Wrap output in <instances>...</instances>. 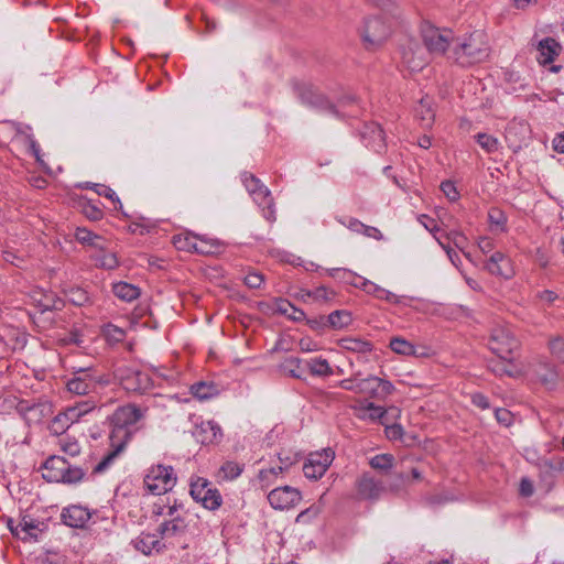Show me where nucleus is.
Masks as SVG:
<instances>
[{
	"instance_id": "44",
	"label": "nucleus",
	"mask_w": 564,
	"mask_h": 564,
	"mask_svg": "<svg viewBox=\"0 0 564 564\" xmlns=\"http://www.w3.org/2000/svg\"><path fill=\"white\" fill-rule=\"evenodd\" d=\"M218 243L216 240L198 237L194 252L199 254H213L217 251Z\"/></svg>"
},
{
	"instance_id": "20",
	"label": "nucleus",
	"mask_w": 564,
	"mask_h": 564,
	"mask_svg": "<svg viewBox=\"0 0 564 564\" xmlns=\"http://www.w3.org/2000/svg\"><path fill=\"white\" fill-rule=\"evenodd\" d=\"M486 269L489 273L505 279H510L513 275L510 260L500 251H496L490 256L486 263Z\"/></svg>"
},
{
	"instance_id": "23",
	"label": "nucleus",
	"mask_w": 564,
	"mask_h": 564,
	"mask_svg": "<svg viewBox=\"0 0 564 564\" xmlns=\"http://www.w3.org/2000/svg\"><path fill=\"white\" fill-rule=\"evenodd\" d=\"M359 280H360V283L359 284L354 283V285L362 289L366 293L373 295L375 297H377L379 300L387 301L389 303L397 304L400 302V297L397 294L377 285L376 283H373L367 279L359 278Z\"/></svg>"
},
{
	"instance_id": "50",
	"label": "nucleus",
	"mask_w": 564,
	"mask_h": 564,
	"mask_svg": "<svg viewBox=\"0 0 564 564\" xmlns=\"http://www.w3.org/2000/svg\"><path fill=\"white\" fill-rule=\"evenodd\" d=\"M373 144L371 145L376 152H380L384 148V132L379 126L372 129Z\"/></svg>"
},
{
	"instance_id": "43",
	"label": "nucleus",
	"mask_w": 564,
	"mask_h": 564,
	"mask_svg": "<svg viewBox=\"0 0 564 564\" xmlns=\"http://www.w3.org/2000/svg\"><path fill=\"white\" fill-rule=\"evenodd\" d=\"M488 219H489L490 226L496 228V230L505 231L507 216L501 209H499L497 207L490 208L488 212Z\"/></svg>"
},
{
	"instance_id": "13",
	"label": "nucleus",
	"mask_w": 564,
	"mask_h": 564,
	"mask_svg": "<svg viewBox=\"0 0 564 564\" xmlns=\"http://www.w3.org/2000/svg\"><path fill=\"white\" fill-rule=\"evenodd\" d=\"M96 408V402L93 400H86L77 402L75 405L68 406L63 413L55 416L53 422V430L55 432L61 429L62 431L67 429L73 423L77 422L82 416L91 412Z\"/></svg>"
},
{
	"instance_id": "38",
	"label": "nucleus",
	"mask_w": 564,
	"mask_h": 564,
	"mask_svg": "<svg viewBox=\"0 0 564 564\" xmlns=\"http://www.w3.org/2000/svg\"><path fill=\"white\" fill-rule=\"evenodd\" d=\"M243 465L234 460H227L219 468V477L225 480H234L241 475Z\"/></svg>"
},
{
	"instance_id": "39",
	"label": "nucleus",
	"mask_w": 564,
	"mask_h": 564,
	"mask_svg": "<svg viewBox=\"0 0 564 564\" xmlns=\"http://www.w3.org/2000/svg\"><path fill=\"white\" fill-rule=\"evenodd\" d=\"M390 348L399 355L403 356H414L415 347L402 337H393L390 340Z\"/></svg>"
},
{
	"instance_id": "41",
	"label": "nucleus",
	"mask_w": 564,
	"mask_h": 564,
	"mask_svg": "<svg viewBox=\"0 0 564 564\" xmlns=\"http://www.w3.org/2000/svg\"><path fill=\"white\" fill-rule=\"evenodd\" d=\"M378 377L370 376L359 380V394L378 398Z\"/></svg>"
},
{
	"instance_id": "6",
	"label": "nucleus",
	"mask_w": 564,
	"mask_h": 564,
	"mask_svg": "<svg viewBox=\"0 0 564 564\" xmlns=\"http://www.w3.org/2000/svg\"><path fill=\"white\" fill-rule=\"evenodd\" d=\"M391 25L379 17L365 20L360 29V36L367 50H376L390 36Z\"/></svg>"
},
{
	"instance_id": "45",
	"label": "nucleus",
	"mask_w": 564,
	"mask_h": 564,
	"mask_svg": "<svg viewBox=\"0 0 564 564\" xmlns=\"http://www.w3.org/2000/svg\"><path fill=\"white\" fill-rule=\"evenodd\" d=\"M478 144L488 153L496 152L499 147V141L497 138L486 134L478 133L476 137Z\"/></svg>"
},
{
	"instance_id": "54",
	"label": "nucleus",
	"mask_w": 564,
	"mask_h": 564,
	"mask_svg": "<svg viewBox=\"0 0 564 564\" xmlns=\"http://www.w3.org/2000/svg\"><path fill=\"white\" fill-rule=\"evenodd\" d=\"M245 283L250 289H258L263 283V276L258 272H250L245 276Z\"/></svg>"
},
{
	"instance_id": "62",
	"label": "nucleus",
	"mask_w": 564,
	"mask_h": 564,
	"mask_svg": "<svg viewBox=\"0 0 564 564\" xmlns=\"http://www.w3.org/2000/svg\"><path fill=\"white\" fill-rule=\"evenodd\" d=\"M417 220L420 221V224L422 226H424V228L426 230H429L430 232H435L438 230V227L437 225L435 224V220L430 218L427 215H420L417 217Z\"/></svg>"
},
{
	"instance_id": "40",
	"label": "nucleus",
	"mask_w": 564,
	"mask_h": 564,
	"mask_svg": "<svg viewBox=\"0 0 564 564\" xmlns=\"http://www.w3.org/2000/svg\"><path fill=\"white\" fill-rule=\"evenodd\" d=\"M191 392L198 400H207L217 393V389L214 384L202 381L193 384Z\"/></svg>"
},
{
	"instance_id": "2",
	"label": "nucleus",
	"mask_w": 564,
	"mask_h": 564,
	"mask_svg": "<svg viewBox=\"0 0 564 564\" xmlns=\"http://www.w3.org/2000/svg\"><path fill=\"white\" fill-rule=\"evenodd\" d=\"M489 55L490 46L486 34L481 31H475L468 35L455 37L454 45L448 53V59L467 67L485 62Z\"/></svg>"
},
{
	"instance_id": "51",
	"label": "nucleus",
	"mask_w": 564,
	"mask_h": 564,
	"mask_svg": "<svg viewBox=\"0 0 564 564\" xmlns=\"http://www.w3.org/2000/svg\"><path fill=\"white\" fill-rule=\"evenodd\" d=\"M89 188H93L99 196H105L111 199L112 202L117 200L119 203V198L117 197L115 191L108 186L100 184H91Z\"/></svg>"
},
{
	"instance_id": "47",
	"label": "nucleus",
	"mask_w": 564,
	"mask_h": 564,
	"mask_svg": "<svg viewBox=\"0 0 564 564\" xmlns=\"http://www.w3.org/2000/svg\"><path fill=\"white\" fill-rule=\"evenodd\" d=\"M334 292L325 288L324 285L318 286L313 291H305V295L313 299L316 302H327L334 296Z\"/></svg>"
},
{
	"instance_id": "24",
	"label": "nucleus",
	"mask_w": 564,
	"mask_h": 564,
	"mask_svg": "<svg viewBox=\"0 0 564 564\" xmlns=\"http://www.w3.org/2000/svg\"><path fill=\"white\" fill-rule=\"evenodd\" d=\"M186 522L183 516H175L173 519L164 520L158 528L162 538H171L182 534L186 530Z\"/></svg>"
},
{
	"instance_id": "26",
	"label": "nucleus",
	"mask_w": 564,
	"mask_h": 564,
	"mask_svg": "<svg viewBox=\"0 0 564 564\" xmlns=\"http://www.w3.org/2000/svg\"><path fill=\"white\" fill-rule=\"evenodd\" d=\"M538 466H539L540 473L544 477L553 478L564 470V458L563 457L542 458V459H540Z\"/></svg>"
},
{
	"instance_id": "49",
	"label": "nucleus",
	"mask_w": 564,
	"mask_h": 564,
	"mask_svg": "<svg viewBox=\"0 0 564 564\" xmlns=\"http://www.w3.org/2000/svg\"><path fill=\"white\" fill-rule=\"evenodd\" d=\"M441 191L451 202H456L459 198V193L452 181L442 182Z\"/></svg>"
},
{
	"instance_id": "35",
	"label": "nucleus",
	"mask_w": 564,
	"mask_h": 564,
	"mask_svg": "<svg viewBox=\"0 0 564 564\" xmlns=\"http://www.w3.org/2000/svg\"><path fill=\"white\" fill-rule=\"evenodd\" d=\"M196 240H198V236L192 232H183L173 237V245L177 250L194 252Z\"/></svg>"
},
{
	"instance_id": "10",
	"label": "nucleus",
	"mask_w": 564,
	"mask_h": 564,
	"mask_svg": "<svg viewBox=\"0 0 564 564\" xmlns=\"http://www.w3.org/2000/svg\"><path fill=\"white\" fill-rule=\"evenodd\" d=\"M518 345L517 338L508 326L499 325L492 328L489 347L500 359L507 360Z\"/></svg>"
},
{
	"instance_id": "22",
	"label": "nucleus",
	"mask_w": 564,
	"mask_h": 564,
	"mask_svg": "<svg viewBox=\"0 0 564 564\" xmlns=\"http://www.w3.org/2000/svg\"><path fill=\"white\" fill-rule=\"evenodd\" d=\"M536 59L541 65L554 62L561 51L560 44L552 37H545L538 43Z\"/></svg>"
},
{
	"instance_id": "48",
	"label": "nucleus",
	"mask_w": 564,
	"mask_h": 564,
	"mask_svg": "<svg viewBox=\"0 0 564 564\" xmlns=\"http://www.w3.org/2000/svg\"><path fill=\"white\" fill-rule=\"evenodd\" d=\"M551 354L564 364V338L556 337L549 343Z\"/></svg>"
},
{
	"instance_id": "8",
	"label": "nucleus",
	"mask_w": 564,
	"mask_h": 564,
	"mask_svg": "<svg viewBox=\"0 0 564 564\" xmlns=\"http://www.w3.org/2000/svg\"><path fill=\"white\" fill-rule=\"evenodd\" d=\"M175 484L176 476L171 466H153L144 477V486L153 495H163L172 490Z\"/></svg>"
},
{
	"instance_id": "34",
	"label": "nucleus",
	"mask_w": 564,
	"mask_h": 564,
	"mask_svg": "<svg viewBox=\"0 0 564 564\" xmlns=\"http://www.w3.org/2000/svg\"><path fill=\"white\" fill-rule=\"evenodd\" d=\"M488 367L494 373L498 376L507 375L509 377H517L522 372L520 370L514 369V367L511 364V356L507 360L501 359L490 361Z\"/></svg>"
},
{
	"instance_id": "36",
	"label": "nucleus",
	"mask_w": 564,
	"mask_h": 564,
	"mask_svg": "<svg viewBox=\"0 0 564 564\" xmlns=\"http://www.w3.org/2000/svg\"><path fill=\"white\" fill-rule=\"evenodd\" d=\"M11 531L17 535L24 533L25 535L22 536L24 540L36 538L37 523L33 519L23 517L15 528H11Z\"/></svg>"
},
{
	"instance_id": "31",
	"label": "nucleus",
	"mask_w": 564,
	"mask_h": 564,
	"mask_svg": "<svg viewBox=\"0 0 564 564\" xmlns=\"http://www.w3.org/2000/svg\"><path fill=\"white\" fill-rule=\"evenodd\" d=\"M346 226L351 231L357 232V234H361V235H364L366 237H369V238H372V239H376V240H382L383 239V235H382V232L378 228L365 225L364 223H361L360 220H358L356 218H350L348 220V223L346 224Z\"/></svg>"
},
{
	"instance_id": "1",
	"label": "nucleus",
	"mask_w": 564,
	"mask_h": 564,
	"mask_svg": "<svg viewBox=\"0 0 564 564\" xmlns=\"http://www.w3.org/2000/svg\"><path fill=\"white\" fill-rule=\"evenodd\" d=\"M143 417V412L133 404L118 408L111 415V431L109 434L110 452L94 467L95 474L105 471L124 449L134 433L137 423Z\"/></svg>"
},
{
	"instance_id": "30",
	"label": "nucleus",
	"mask_w": 564,
	"mask_h": 564,
	"mask_svg": "<svg viewBox=\"0 0 564 564\" xmlns=\"http://www.w3.org/2000/svg\"><path fill=\"white\" fill-rule=\"evenodd\" d=\"M113 294L126 302H132L140 296V289L128 282H118L112 286Z\"/></svg>"
},
{
	"instance_id": "46",
	"label": "nucleus",
	"mask_w": 564,
	"mask_h": 564,
	"mask_svg": "<svg viewBox=\"0 0 564 564\" xmlns=\"http://www.w3.org/2000/svg\"><path fill=\"white\" fill-rule=\"evenodd\" d=\"M66 296L74 305L82 306L88 302L89 297L85 290L80 288H72L67 291Z\"/></svg>"
},
{
	"instance_id": "14",
	"label": "nucleus",
	"mask_w": 564,
	"mask_h": 564,
	"mask_svg": "<svg viewBox=\"0 0 564 564\" xmlns=\"http://www.w3.org/2000/svg\"><path fill=\"white\" fill-rule=\"evenodd\" d=\"M521 373L532 380L540 381L549 389L553 388L557 380V372L554 367L550 362L542 360L529 362Z\"/></svg>"
},
{
	"instance_id": "63",
	"label": "nucleus",
	"mask_w": 564,
	"mask_h": 564,
	"mask_svg": "<svg viewBox=\"0 0 564 564\" xmlns=\"http://www.w3.org/2000/svg\"><path fill=\"white\" fill-rule=\"evenodd\" d=\"M63 305V301L53 295L45 296V303L43 304L44 310H61Z\"/></svg>"
},
{
	"instance_id": "16",
	"label": "nucleus",
	"mask_w": 564,
	"mask_h": 564,
	"mask_svg": "<svg viewBox=\"0 0 564 564\" xmlns=\"http://www.w3.org/2000/svg\"><path fill=\"white\" fill-rule=\"evenodd\" d=\"M301 500V492L291 487L282 486L272 489L268 495V501L276 510L290 509Z\"/></svg>"
},
{
	"instance_id": "19",
	"label": "nucleus",
	"mask_w": 564,
	"mask_h": 564,
	"mask_svg": "<svg viewBox=\"0 0 564 564\" xmlns=\"http://www.w3.org/2000/svg\"><path fill=\"white\" fill-rule=\"evenodd\" d=\"M193 435L203 445L217 444L223 438L221 429L214 421H204L197 424Z\"/></svg>"
},
{
	"instance_id": "42",
	"label": "nucleus",
	"mask_w": 564,
	"mask_h": 564,
	"mask_svg": "<svg viewBox=\"0 0 564 564\" xmlns=\"http://www.w3.org/2000/svg\"><path fill=\"white\" fill-rule=\"evenodd\" d=\"M394 457L390 454H379L373 456L369 464L370 466L380 471H387L393 467Z\"/></svg>"
},
{
	"instance_id": "21",
	"label": "nucleus",
	"mask_w": 564,
	"mask_h": 564,
	"mask_svg": "<svg viewBox=\"0 0 564 564\" xmlns=\"http://www.w3.org/2000/svg\"><path fill=\"white\" fill-rule=\"evenodd\" d=\"M90 518V511L82 506H70L62 512L63 522L72 528H83Z\"/></svg>"
},
{
	"instance_id": "4",
	"label": "nucleus",
	"mask_w": 564,
	"mask_h": 564,
	"mask_svg": "<svg viewBox=\"0 0 564 564\" xmlns=\"http://www.w3.org/2000/svg\"><path fill=\"white\" fill-rule=\"evenodd\" d=\"M420 33L430 55H446L448 57L449 50L455 41L454 32L451 29L438 28L429 21H424L421 23Z\"/></svg>"
},
{
	"instance_id": "52",
	"label": "nucleus",
	"mask_w": 564,
	"mask_h": 564,
	"mask_svg": "<svg viewBox=\"0 0 564 564\" xmlns=\"http://www.w3.org/2000/svg\"><path fill=\"white\" fill-rule=\"evenodd\" d=\"M373 2L392 17H399V10L393 0H373Z\"/></svg>"
},
{
	"instance_id": "18",
	"label": "nucleus",
	"mask_w": 564,
	"mask_h": 564,
	"mask_svg": "<svg viewBox=\"0 0 564 564\" xmlns=\"http://www.w3.org/2000/svg\"><path fill=\"white\" fill-rule=\"evenodd\" d=\"M356 489L359 499L377 500L383 492L384 487L381 481L366 473L356 481Z\"/></svg>"
},
{
	"instance_id": "32",
	"label": "nucleus",
	"mask_w": 564,
	"mask_h": 564,
	"mask_svg": "<svg viewBox=\"0 0 564 564\" xmlns=\"http://www.w3.org/2000/svg\"><path fill=\"white\" fill-rule=\"evenodd\" d=\"M134 547L143 554L149 555L153 550H160L161 542L154 534L142 533L135 539Z\"/></svg>"
},
{
	"instance_id": "60",
	"label": "nucleus",
	"mask_w": 564,
	"mask_h": 564,
	"mask_svg": "<svg viewBox=\"0 0 564 564\" xmlns=\"http://www.w3.org/2000/svg\"><path fill=\"white\" fill-rule=\"evenodd\" d=\"M386 435L389 440H399L403 435V427L400 424H392L386 427Z\"/></svg>"
},
{
	"instance_id": "17",
	"label": "nucleus",
	"mask_w": 564,
	"mask_h": 564,
	"mask_svg": "<svg viewBox=\"0 0 564 564\" xmlns=\"http://www.w3.org/2000/svg\"><path fill=\"white\" fill-rule=\"evenodd\" d=\"M66 387L73 394H89L94 392V375L89 369L80 368L74 372L73 378L67 381Z\"/></svg>"
},
{
	"instance_id": "37",
	"label": "nucleus",
	"mask_w": 564,
	"mask_h": 564,
	"mask_svg": "<svg viewBox=\"0 0 564 564\" xmlns=\"http://www.w3.org/2000/svg\"><path fill=\"white\" fill-rule=\"evenodd\" d=\"M75 238L78 242L91 247H99L104 241L102 238L85 227H78L75 231Z\"/></svg>"
},
{
	"instance_id": "28",
	"label": "nucleus",
	"mask_w": 564,
	"mask_h": 564,
	"mask_svg": "<svg viewBox=\"0 0 564 564\" xmlns=\"http://www.w3.org/2000/svg\"><path fill=\"white\" fill-rule=\"evenodd\" d=\"M280 369L283 373L292 378L302 379L306 368L304 367V360L291 356L281 362Z\"/></svg>"
},
{
	"instance_id": "29",
	"label": "nucleus",
	"mask_w": 564,
	"mask_h": 564,
	"mask_svg": "<svg viewBox=\"0 0 564 564\" xmlns=\"http://www.w3.org/2000/svg\"><path fill=\"white\" fill-rule=\"evenodd\" d=\"M304 367L313 376L328 377V376L333 375V369L329 366L328 361L322 357L304 360Z\"/></svg>"
},
{
	"instance_id": "59",
	"label": "nucleus",
	"mask_w": 564,
	"mask_h": 564,
	"mask_svg": "<svg viewBox=\"0 0 564 564\" xmlns=\"http://www.w3.org/2000/svg\"><path fill=\"white\" fill-rule=\"evenodd\" d=\"M291 466L290 464H284V466H278V467H271L268 469H262L259 473V478H267L268 476H273L274 478L278 477V475L282 474L284 470H286Z\"/></svg>"
},
{
	"instance_id": "61",
	"label": "nucleus",
	"mask_w": 564,
	"mask_h": 564,
	"mask_svg": "<svg viewBox=\"0 0 564 564\" xmlns=\"http://www.w3.org/2000/svg\"><path fill=\"white\" fill-rule=\"evenodd\" d=\"M359 380L360 379H357V378L344 379L339 382V387L345 390L352 391L355 393H359Z\"/></svg>"
},
{
	"instance_id": "25",
	"label": "nucleus",
	"mask_w": 564,
	"mask_h": 564,
	"mask_svg": "<svg viewBox=\"0 0 564 564\" xmlns=\"http://www.w3.org/2000/svg\"><path fill=\"white\" fill-rule=\"evenodd\" d=\"M97 251L91 256L95 265L106 270H113L118 267L116 253L106 251L102 243L96 248Z\"/></svg>"
},
{
	"instance_id": "57",
	"label": "nucleus",
	"mask_w": 564,
	"mask_h": 564,
	"mask_svg": "<svg viewBox=\"0 0 564 564\" xmlns=\"http://www.w3.org/2000/svg\"><path fill=\"white\" fill-rule=\"evenodd\" d=\"M62 449L67 455L74 457L79 454L80 446L76 441H62Z\"/></svg>"
},
{
	"instance_id": "15",
	"label": "nucleus",
	"mask_w": 564,
	"mask_h": 564,
	"mask_svg": "<svg viewBox=\"0 0 564 564\" xmlns=\"http://www.w3.org/2000/svg\"><path fill=\"white\" fill-rule=\"evenodd\" d=\"M334 459V453L330 449H324L310 454L303 466V473L306 478H321Z\"/></svg>"
},
{
	"instance_id": "33",
	"label": "nucleus",
	"mask_w": 564,
	"mask_h": 564,
	"mask_svg": "<svg viewBox=\"0 0 564 564\" xmlns=\"http://www.w3.org/2000/svg\"><path fill=\"white\" fill-rule=\"evenodd\" d=\"M327 327L334 328V329H341L347 327L352 318L348 311L345 310H338L332 312L327 317Z\"/></svg>"
},
{
	"instance_id": "58",
	"label": "nucleus",
	"mask_w": 564,
	"mask_h": 564,
	"mask_svg": "<svg viewBox=\"0 0 564 564\" xmlns=\"http://www.w3.org/2000/svg\"><path fill=\"white\" fill-rule=\"evenodd\" d=\"M378 399L386 398L387 395L391 394L394 389L393 384L390 381L380 378H378Z\"/></svg>"
},
{
	"instance_id": "56",
	"label": "nucleus",
	"mask_w": 564,
	"mask_h": 564,
	"mask_svg": "<svg viewBox=\"0 0 564 564\" xmlns=\"http://www.w3.org/2000/svg\"><path fill=\"white\" fill-rule=\"evenodd\" d=\"M519 494L524 498L531 497L534 494L533 482L529 478L523 477L521 479L519 486Z\"/></svg>"
},
{
	"instance_id": "11",
	"label": "nucleus",
	"mask_w": 564,
	"mask_h": 564,
	"mask_svg": "<svg viewBox=\"0 0 564 564\" xmlns=\"http://www.w3.org/2000/svg\"><path fill=\"white\" fill-rule=\"evenodd\" d=\"M401 56L403 65L411 72H420L430 63V53L413 37L401 45Z\"/></svg>"
},
{
	"instance_id": "55",
	"label": "nucleus",
	"mask_w": 564,
	"mask_h": 564,
	"mask_svg": "<svg viewBox=\"0 0 564 564\" xmlns=\"http://www.w3.org/2000/svg\"><path fill=\"white\" fill-rule=\"evenodd\" d=\"M495 416L497 421L505 426L511 425L513 420L512 413L507 409H496Z\"/></svg>"
},
{
	"instance_id": "27",
	"label": "nucleus",
	"mask_w": 564,
	"mask_h": 564,
	"mask_svg": "<svg viewBox=\"0 0 564 564\" xmlns=\"http://www.w3.org/2000/svg\"><path fill=\"white\" fill-rule=\"evenodd\" d=\"M338 345L351 352L365 355L372 350V344L370 341L355 338V337H344L338 341Z\"/></svg>"
},
{
	"instance_id": "9",
	"label": "nucleus",
	"mask_w": 564,
	"mask_h": 564,
	"mask_svg": "<svg viewBox=\"0 0 564 564\" xmlns=\"http://www.w3.org/2000/svg\"><path fill=\"white\" fill-rule=\"evenodd\" d=\"M189 487L192 498L202 503L204 508L214 511L221 506L223 498L220 492L206 478H192Z\"/></svg>"
},
{
	"instance_id": "7",
	"label": "nucleus",
	"mask_w": 564,
	"mask_h": 564,
	"mask_svg": "<svg viewBox=\"0 0 564 564\" xmlns=\"http://www.w3.org/2000/svg\"><path fill=\"white\" fill-rule=\"evenodd\" d=\"M242 182L249 194L252 196L254 203L262 207L263 217L269 221H274L275 210L273 208L270 191L260 182L259 178L250 173L242 174Z\"/></svg>"
},
{
	"instance_id": "5",
	"label": "nucleus",
	"mask_w": 564,
	"mask_h": 564,
	"mask_svg": "<svg viewBox=\"0 0 564 564\" xmlns=\"http://www.w3.org/2000/svg\"><path fill=\"white\" fill-rule=\"evenodd\" d=\"M85 473L61 456H52L43 465V478L48 482L76 484L84 478Z\"/></svg>"
},
{
	"instance_id": "12",
	"label": "nucleus",
	"mask_w": 564,
	"mask_h": 564,
	"mask_svg": "<svg viewBox=\"0 0 564 564\" xmlns=\"http://www.w3.org/2000/svg\"><path fill=\"white\" fill-rule=\"evenodd\" d=\"M116 376L123 389L130 392L143 393L152 387L151 378L133 368H119Z\"/></svg>"
},
{
	"instance_id": "64",
	"label": "nucleus",
	"mask_w": 564,
	"mask_h": 564,
	"mask_svg": "<svg viewBox=\"0 0 564 564\" xmlns=\"http://www.w3.org/2000/svg\"><path fill=\"white\" fill-rule=\"evenodd\" d=\"M471 402L474 405L482 410H486L490 406L488 398L482 393H474L471 395Z\"/></svg>"
},
{
	"instance_id": "53",
	"label": "nucleus",
	"mask_w": 564,
	"mask_h": 564,
	"mask_svg": "<svg viewBox=\"0 0 564 564\" xmlns=\"http://www.w3.org/2000/svg\"><path fill=\"white\" fill-rule=\"evenodd\" d=\"M84 215L90 220H99L102 218V210L95 205L87 204L83 207Z\"/></svg>"
},
{
	"instance_id": "3",
	"label": "nucleus",
	"mask_w": 564,
	"mask_h": 564,
	"mask_svg": "<svg viewBox=\"0 0 564 564\" xmlns=\"http://www.w3.org/2000/svg\"><path fill=\"white\" fill-rule=\"evenodd\" d=\"M294 93L297 95L299 100L302 104L311 105V106H335L339 105H348L360 102L357 95L351 91L343 93L339 97H329L325 95L322 90H319L316 86L310 83L296 82L294 84Z\"/></svg>"
}]
</instances>
